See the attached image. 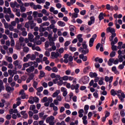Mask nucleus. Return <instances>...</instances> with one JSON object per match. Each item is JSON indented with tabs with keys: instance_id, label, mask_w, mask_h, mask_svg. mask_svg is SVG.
<instances>
[{
	"instance_id": "c85d7f7f",
	"label": "nucleus",
	"mask_w": 125,
	"mask_h": 125,
	"mask_svg": "<svg viewBox=\"0 0 125 125\" xmlns=\"http://www.w3.org/2000/svg\"><path fill=\"white\" fill-rule=\"evenodd\" d=\"M84 112V110H83V109H80L79 110L78 114L79 118H83V113Z\"/></svg>"
},
{
	"instance_id": "680f3d73",
	"label": "nucleus",
	"mask_w": 125,
	"mask_h": 125,
	"mask_svg": "<svg viewBox=\"0 0 125 125\" xmlns=\"http://www.w3.org/2000/svg\"><path fill=\"white\" fill-rule=\"evenodd\" d=\"M2 65H4V66H8V63L7 62H6L5 61H3L2 62V64H0V66H2Z\"/></svg>"
},
{
	"instance_id": "f704fd0d",
	"label": "nucleus",
	"mask_w": 125,
	"mask_h": 125,
	"mask_svg": "<svg viewBox=\"0 0 125 125\" xmlns=\"http://www.w3.org/2000/svg\"><path fill=\"white\" fill-rule=\"evenodd\" d=\"M98 75L97 73L94 72H90L89 73V77L90 78H96L97 77Z\"/></svg>"
},
{
	"instance_id": "69168bd1",
	"label": "nucleus",
	"mask_w": 125,
	"mask_h": 125,
	"mask_svg": "<svg viewBox=\"0 0 125 125\" xmlns=\"http://www.w3.org/2000/svg\"><path fill=\"white\" fill-rule=\"evenodd\" d=\"M36 55L35 54H32L31 56H30V59L31 60H32V61H34V60H35L36 59Z\"/></svg>"
},
{
	"instance_id": "4be33fe9",
	"label": "nucleus",
	"mask_w": 125,
	"mask_h": 125,
	"mask_svg": "<svg viewBox=\"0 0 125 125\" xmlns=\"http://www.w3.org/2000/svg\"><path fill=\"white\" fill-rule=\"evenodd\" d=\"M5 89L8 92H10V91H13V90H14V88L10 87L9 85H6Z\"/></svg>"
},
{
	"instance_id": "4c0bfd02",
	"label": "nucleus",
	"mask_w": 125,
	"mask_h": 125,
	"mask_svg": "<svg viewBox=\"0 0 125 125\" xmlns=\"http://www.w3.org/2000/svg\"><path fill=\"white\" fill-rule=\"evenodd\" d=\"M20 42L21 43V45L22 46H25V43H22L24 42V38L20 37L19 39Z\"/></svg>"
},
{
	"instance_id": "f3484780",
	"label": "nucleus",
	"mask_w": 125,
	"mask_h": 125,
	"mask_svg": "<svg viewBox=\"0 0 125 125\" xmlns=\"http://www.w3.org/2000/svg\"><path fill=\"white\" fill-rule=\"evenodd\" d=\"M19 94L21 96V99H25L26 98V94L25 93V91L23 89H21L19 93Z\"/></svg>"
},
{
	"instance_id": "dca6fc26",
	"label": "nucleus",
	"mask_w": 125,
	"mask_h": 125,
	"mask_svg": "<svg viewBox=\"0 0 125 125\" xmlns=\"http://www.w3.org/2000/svg\"><path fill=\"white\" fill-rule=\"evenodd\" d=\"M13 64L15 67H17L18 69L22 68V65L19 63V61L16 60L13 62Z\"/></svg>"
},
{
	"instance_id": "72a5a7b5",
	"label": "nucleus",
	"mask_w": 125,
	"mask_h": 125,
	"mask_svg": "<svg viewBox=\"0 0 125 125\" xmlns=\"http://www.w3.org/2000/svg\"><path fill=\"white\" fill-rule=\"evenodd\" d=\"M99 21H101L104 19V14L103 12L100 13L98 16Z\"/></svg>"
},
{
	"instance_id": "393cba45",
	"label": "nucleus",
	"mask_w": 125,
	"mask_h": 125,
	"mask_svg": "<svg viewBox=\"0 0 125 125\" xmlns=\"http://www.w3.org/2000/svg\"><path fill=\"white\" fill-rule=\"evenodd\" d=\"M29 23L30 25V29H33V28L36 27V23L34 22V21H29Z\"/></svg>"
},
{
	"instance_id": "f257e3e1",
	"label": "nucleus",
	"mask_w": 125,
	"mask_h": 125,
	"mask_svg": "<svg viewBox=\"0 0 125 125\" xmlns=\"http://www.w3.org/2000/svg\"><path fill=\"white\" fill-rule=\"evenodd\" d=\"M110 94L112 96L117 95L118 98H119L121 102L122 103L125 102V93L122 92V90H114V89H111Z\"/></svg>"
},
{
	"instance_id": "774afa93",
	"label": "nucleus",
	"mask_w": 125,
	"mask_h": 125,
	"mask_svg": "<svg viewBox=\"0 0 125 125\" xmlns=\"http://www.w3.org/2000/svg\"><path fill=\"white\" fill-rule=\"evenodd\" d=\"M42 26H49V22H44L42 23Z\"/></svg>"
},
{
	"instance_id": "c756f323",
	"label": "nucleus",
	"mask_w": 125,
	"mask_h": 125,
	"mask_svg": "<svg viewBox=\"0 0 125 125\" xmlns=\"http://www.w3.org/2000/svg\"><path fill=\"white\" fill-rule=\"evenodd\" d=\"M50 12H52L54 14H58V10H54L53 7H51L49 9Z\"/></svg>"
},
{
	"instance_id": "9b49d317",
	"label": "nucleus",
	"mask_w": 125,
	"mask_h": 125,
	"mask_svg": "<svg viewBox=\"0 0 125 125\" xmlns=\"http://www.w3.org/2000/svg\"><path fill=\"white\" fill-rule=\"evenodd\" d=\"M61 101H62V97H61V96L58 95L56 99L53 101V103L55 105H59V102H61Z\"/></svg>"
},
{
	"instance_id": "423d86ee",
	"label": "nucleus",
	"mask_w": 125,
	"mask_h": 125,
	"mask_svg": "<svg viewBox=\"0 0 125 125\" xmlns=\"http://www.w3.org/2000/svg\"><path fill=\"white\" fill-rule=\"evenodd\" d=\"M119 111H115V113L113 117V122L115 124H118L120 122V118L121 116H120Z\"/></svg>"
},
{
	"instance_id": "a211bd4d",
	"label": "nucleus",
	"mask_w": 125,
	"mask_h": 125,
	"mask_svg": "<svg viewBox=\"0 0 125 125\" xmlns=\"http://www.w3.org/2000/svg\"><path fill=\"white\" fill-rule=\"evenodd\" d=\"M61 80V76H60V75H56V76L55 78V79L53 80V82L55 84H56L57 83V82H58L59 80Z\"/></svg>"
},
{
	"instance_id": "5701e85b",
	"label": "nucleus",
	"mask_w": 125,
	"mask_h": 125,
	"mask_svg": "<svg viewBox=\"0 0 125 125\" xmlns=\"http://www.w3.org/2000/svg\"><path fill=\"white\" fill-rule=\"evenodd\" d=\"M79 58L82 59L83 61L84 62L87 61V57H86V56H84L83 54H80L79 55Z\"/></svg>"
},
{
	"instance_id": "2f4dec72",
	"label": "nucleus",
	"mask_w": 125,
	"mask_h": 125,
	"mask_svg": "<svg viewBox=\"0 0 125 125\" xmlns=\"http://www.w3.org/2000/svg\"><path fill=\"white\" fill-rule=\"evenodd\" d=\"M45 76V73L44 72V71L42 70H40L39 78L41 79V78H44Z\"/></svg>"
},
{
	"instance_id": "052dcab7",
	"label": "nucleus",
	"mask_w": 125,
	"mask_h": 125,
	"mask_svg": "<svg viewBox=\"0 0 125 125\" xmlns=\"http://www.w3.org/2000/svg\"><path fill=\"white\" fill-rule=\"evenodd\" d=\"M110 56L111 58L115 57V56H116V52L112 51L110 54Z\"/></svg>"
},
{
	"instance_id": "473e14b6",
	"label": "nucleus",
	"mask_w": 125,
	"mask_h": 125,
	"mask_svg": "<svg viewBox=\"0 0 125 125\" xmlns=\"http://www.w3.org/2000/svg\"><path fill=\"white\" fill-rule=\"evenodd\" d=\"M58 25L60 27H65L66 23L61 21H60L58 22Z\"/></svg>"
},
{
	"instance_id": "e2e57ef3",
	"label": "nucleus",
	"mask_w": 125,
	"mask_h": 125,
	"mask_svg": "<svg viewBox=\"0 0 125 125\" xmlns=\"http://www.w3.org/2000/svg\"><path fill=\"white\" fill-rule=\"evenodd\" d=\"M45 31H46V27H40L39 28V32H44Z\"/></svg>"
},
{
	"instance_id": "5fc2aeb1",
	"label": "nucleus",
	"mask_w": 125,
	"mask_h": 125,
	"mask_svg": "<svg viewBox=\"0 0 125 125\" xmlns=\"http://www.w3.org/2000/svg\"><path fill=\"white\" fill-rule=\"evenodd\" d=\"M76 4H77V5H78V6H80V7H84V5H83V3H82V2H77Z\"/></svg>"
},
{
	"instance_id": "13d9d810",
	"label": "nucleus",
	"mask_w": 125,
	"mask_h": 125,
	"mask_svg": "<svg viewBox=\"0 0 125 125\" xmlns=\"http://www.w3.org/2000/svg\"><path fill=\"white\" fill-rule=\"evenodd\" d=\"M68 77H69V76H67V75H64V76H63L62 78V81H68Z\"/></svg>"
},
{
	"instance_id": "c03bdc74",
	"label": "nucleus",
	"mask_w": 125,
	"mask_h": 125,
	"mask_svg": "<svg viewBox=\"0 0 125 125\" xmlns=\"http://www.w3.org/2000/svg\"><path fill=\"white\" fill-rule=\"evenodd\" d=\"M38 84H39V83L37 81H34L33 83L32 84V86H33L34 88H35V89L37 88L38 87Z\"/></svg>"
},
{
	"instance_id": "09e8293b",
	"label": "nucleus",
	"mask_w": 125,
	"mask_h": 125,
	"mask_svg": "<svg viewBox=\"0 0 125 125\" xmlns=\"http://www.w3.org/2000/svg\"><path fill=\"white\" fill-rule=\"evenodd\" d=\"M36 89L39 92H42V91L43 90V87L40 86L38 88H36Z\"/></svg>"
},
{
	"instance_id": "79ce46f5",
	"label": "nucleus",
	"mask_w": 125,
	"mask_h": 125,
	"mask_svg": "<svg viewBox=\"0 0 125 125\" xmlns=\"http://www.w3.org/2000/svg\"><path fill=\"white\" fill-rule=\"evenodd\" d=\"M52 47L50 48L49 49H48V51H52V50L53 51H54V50H56V46H55V45H54L53 46H51Z\"/></svg>"
},
{
	"instance_id": "a18cd8bd",
	"label": "nucleus",
	"mask_w": 125,
	"mask_h": 125,
	"mask_svg": "<svg viewBox=\"0 0 125 125\" xmlns=\"http://www.w3.org/2000/svg\"><path fill=\"white\" fill-rule=\"evenodd\" d=\"M71 72H72V70L70 69H68L65 71V74L66 75V76H69L71 75Z\"/></svg>"
},
{
	"instance_id": "412c9836",
	"label": "nucleus",
	"mask_w": 125,
	"mask_h": 125,
	"mask_svg": "<svg viewBox=\"0 0 125 125\" xmlns=\"http://www.w3.org/2000/svg\"><path fill=\"white\" fill-rule=\"evenodd\" d=\"M34 71H35V68L34 67V66H33V65L30 66L29 68H27L26 69V71L27 72V73H33V72H34Z\"/></svg>"
},
{
	"instance_id": "aec40b11",
	"label": "nucleus",
	"mask_w": 125,
	"mask_h": 125,
	"mask_svg": "<svg viewBox=\"0 0 125 125\" xmlns=\"http://www.w3.org/2000/svg\"><path fill=\"white\" fill-rule=\"evenodd\" d=\"M111 71L115 74V75H120V71L117 69V67L113 66L111 68Z\"/></svg>"
},
{
	"instance_id": "de8ad7c7",
	"label": "nucleus",
	"mask_w": 125,
	"mask_h": 125,
	"mask_svg": "<svg viewBox=\"0 0 125 125\" xmlns=\"http://www.w3.org/2000/svg\"><path fill=\"white\" fill-rule=\"evenodd\" d=\"M88 70H89V67H86L83 69V73L84 74H86L88 73Z\"/></svg>"
},
{
	"instance_id": "6e6d98bb",
	"label": "nucleus",
	"mask_w": 125,
	"mask_h": 125,
	"mask_svg": "<svg viewBox=\"0 0 125 125\" xmlns=\"http://www.w3.org/2000/svg\"><path fill=\"white\" fill-rule=\"evenodd\" d=\"M33 67H34V68H38V67L39 66V63H38L37 62H35V61L33 62Z\"/></svg>"
},
{
	"instance_id": "20e7f679",
	"label": "nucleus",
	"mask_w": 125,
	"mask_h": 125,
	"mask_svg": "<svg viewBox=\"0 0 125 125\" xmlns=\"http://www.w3.org/2000/svg\"><path fill=\"white\" fill-rule=\"evenodd\" d=\"M111 42V49L113 51H117L118 50V46L115 45L116 43L119 42V40L117 37H115L114 40H112V41H109Z\"/></svg>"
},
{
	"instance_id": "3c124183",
	"label": "nucleus",
	"mask_w": 125,
	"mask_h": 125,
	"mask_svg": "<svg viewBox=\"0 0 125 125\" xmlns=\"http://www.w3.org/2000/svg\"><path fill=\"white\" fill-rule=\"evenodd\" d=\"M35 109H36V105L35 104L30 105L29 108V110H30V111H34Z\"/></svg>"
},
{
	"instance_id": "9d476101",
	"label": "nucleus",
	"mask_w": 125,
	"mask_h": 125,
	"mask_svg": "<svg viewBox=\"0 0 125 125\" xmlns=\"http://www.w3.org/2000/svg\"><path fill=\"white\" fill-rule=\"evenodd\" d=\"M30 66H33V62H28L23 63L22 70L25 71L26 70V68H28V67H30Z\"/></svg>"
},
{
	"instance_id": "49530a36",
	"label": "nucleus",
	"mask_w": 125,
	"mask_h": 125,
	"mask_svg": "<svg viewBox=\"0 0 125 125\" xmlns=\"http://www.w3.org/2000/svg\"><path fill=\"white\" fill-rule=\"evenodd\" d=\"M118 61L120 63H122V62H123L124 61V58L123 57V56H118Z\"/></svg>"
},
{
	"instance_id": "f8f14e48",
	"label": "nucleus",
	"mask_w": 125,
	"mask_h": 125,
	"mask_svg": "<svg viewBox=\"0 0 125 125\" xmlns=\"http://www.w3.org/2000/svg\"><path fill=\"white\" fill-rule=\"evenodd\" d=\"M73 96H74V94L73 93V92H70L69 94L64 98L65 101L66 102H69V101H71V100H72V97H73Z\"/></svg>"
},
{
	"instance_id": "864d4df0",
	"label": "nucleus",
	"mask_w": 125,
	"mask_h": 125,
	"mask_svg": "<svg viewBox=\"0 0 125 125\" xmlns=\"http://www.w3.org/2000/svg\"><path fill=\"white\" fill-rule=\"evenodd\" d=\"M79 16V14L76 13H72V16H71V18H78Z\"/></svg>"
},
{
	"instance_id": "ddd939ff",
	"label": "nucleus",
	"mask_w": 125,
	"mask_h": 125,
	"mask_svg": "<svg viewBox=\"0 0 125 125\" xmlns=\"http://www.w3.org/2000/svg\"><path fill=\"white\" fill-rule=\"evenodd\" d=\"M28 40L31 42H36L37 39H34V35L32 33L28 34Z\"/></svg>"
},
{
	"instance_id": "7c9ffc66",
	"label": "nucleus",
	"mask_w": 125,
	"mask_h": 125,
	"mask_svg": "<svg viewBox=\"0 0 125 125\" xmlns=\"http://www.w3.org/2000/svg\"><path fill=\"white\" fill-rule=\"evenodd\" d=\"M76 2V0H70V2H67L66 5L67 6H71V5H73L74 3Z\"/></svg>"
},
{
	"instance_id": "e433bc0d",
	"label": "nucleus",
	"mask_w": 125,
	"mask_h": 125,
	"mask_svg": "<svg viewBox=\"0 0 125 125\" xmlns=\"http://www.w3.org/2000/svg\"><path fill=\"white\" fill-rule=\"evenodd\" d=\"M33 9H35V10H37V9H42V6L40 4H35L33 7Z\"/></svg>"
},
{
	"instance_id": "f03ea898",
	"label": "nucleus",
	"mask_w": 125,
	"mask_h": 125,
	"mask_svg": "<svg viewBox=\"0 0 125 125\" xmlns=\"http://www.w3.org/2000/svg\"><path fill=\"white\" fill-rule=\"evenodd\" d=\"M106 33H110V34H111V36H110L109 38V41L114 40V38L117 36V34H116V30H115V28L111 27H108L106 28Z\"/></svg>"
},
{
	"instance_id": "2eb2a0df",
	"label": "nucleus",
	"mask_w": 125,
	"mask_h": 125,
	"mask_svg": "<svg viewBox=\"0 0 125 125\" xmlns=\"http://www.w3.org/2000/svg\"><path fill=\"white\" fill-rule=\"evenodd\" d=\"M82 81L84 84H86L89 81V78L86 76H84L82 78Z\"/></svg>"
},
{
	"instance_id": "ea45409f",
	"label": "nucleus",
	"mask_w": 125,
	"mask_h": 125,
	"mask_svg": "<svg viewBox=\"0 0 125 125\" xmlns=\"http://www.w3.org/2000/svg\"><path fill=\"white\" fill-rule=\"evenodd\" d=\"M42 14H44V15H46V16H49V13H48L47 11H46V10L45 9L42 10Z\"/></svg>"
},
{
	"instance_id": "58836bf2",
	"label": "nucleus",
	"mask_w": 125,
	"mask_h": 125,
	"mask_svg": "<svg viewBox=\"0 0 125 125\" xmlns=\"http://www.w3.org/2000/svg\"><path fill=\"white\" fill-rule=\"evenodd\" d=\"M89 52V50L88 48L83 49L82 50V53H83V55H85V54H87Z\"/></svg>"
},
{
	"instance_id": "0eeeda50",
	"label": "nucleus",
	"mask_w": 125,
	"mask_h": 125,
	"mask_svg": "<svg viewBox=\"0 0 125 125\" xmlns=\"http://www.w3.org/2000/svg\"><path fill=\"white\" fill-rule=\"evenodd\" d=\"M39 100L40 99L37 97H30L28 102L30 104H34V103H38Z\"/></svg>"
},
{
	"instance_id": "bb28decb",
	"label": "nucleus",
	"mask_w": 125,
	"mask_h": 125,
	"mask_svg": "<svg viewBox=\"0 0 125 125\" xmlns=\"http://www.w3.org/2000/svg\"><path fill=\"white\" fill-rule=\"evenodd\" d=\"M51 57H54V58H57L58 57H59V53L53 52L51 53Z\"/></svg>"
},
{
	"instance_id": "a878e982",
	"label": "nucleus",
	"mask_w": 125,
	"mask_h": 125,
	"mask_svg": "<svg viewBox=\"0 0 125 125\" xmlns=\"http://www.w3.org/2000/svg\"><path fill=\"white\" fill-rule=\"evenodd\" d=\"M59 93H60V90H57L56 92L53 93L52 97H53V98H55V97H57Z\"/></svg>"
},
{
	"instance_id": "338daca9",
	"label": "nucleus",
	"mask_w": 125,
	"mask_h": 125,
	"mask_svg": "<svg viewBox=\"0 0 125 125\" xmlns=\"http://www.w3.org/2000/svg\"><path fill=\"white\" fill-rule=\"evenodd\" d=\"M20 9H21V12H25L26 11V8H25V7L24 6H21Z\"/></svg>"
},
{
	"instance_id": "c9c22d12",
	"label": "nucleus",
	"mask_w": 125,
	"mask_h": 125,
	"mask_svg": "<svg viewBox=\"0 0 125 125\" xmlns=\"http://www.w3.org/2000/svg\"><path fill=\"white\" fill-rule=\"evenodd\" d=\"M17 29L21 30V31H24V30H25V27H22V23H18L17 25Z\"/></svg>"
},
{
	"instance_id": "0e129e2a",
	"label": "nucleus",
	"mask_w": 125,
	"mask_h": 125,
	"mask_svg": "<svg viewBox=\"0 0 125 125\" xmlns=\"http://www.w3.org/2000/svg\"><path fill=\"white\" fill-rule=\"evenodd\" d=\"M79 124V121L76 120L75 122H71L70 125H78Z\"/></svg>"
},
{
	"instance_id": "a19ab883",
	"label": "nucleus",
	"mask_w": 125,
	"mask_h": 125,
	"mask_svg": "<svg viewBox=\"0 0 125 125\" xmlns=\"http://www.w3.org/2000/svg\"><path fill=\"white\" fill-rule=\"evenodd\" d=\"M63 83L65 84V83H66V87L67 88H68V89H69V88H71V89H72V85H71V83H67V82H64V83Z\"/></svg>"
},
{
	"instance_id": "6e6552de",
	"label": "nucleus",
	"mask_w": 125,
	"mask_h": 125,
	"mask_svg": "<svg viewBox=\"0 0 125 125\" xmlns=\"http://www.w3.org/2000/svg\"><path fill=\"white\" fill-rule=\"evenodd\" d=\"M96 38H97V35L94 34L92 36V37L90 39L89 42V46L90 47H92L93 46V43L94 42V41L96 40Z\"/></svg>"
},
{
	"instance_id": "bf43d9fd",
	"label": "nucleus",
	"mask_w": 125,
	"mask_h": 125,
	"mask_svg": "<svg viewBox=\"0 0 125 125\" xmlns=\"http://www.w3.org/2000/svg\"><path fill=\"white\" fill-rule=\"evenodd\" d=\"M49 45V42L47 41L45 42V49H46V50L47 49V48H48Z\"/></svg>"
},
{
	"instance_id": "cd10ccee",
	"label": "nucleus",
	"mask_w": 125,
	"mask_h": 125,
	"mask_svg": "<svg viewBox=\"0 0 125 125\" xmlns=\"http://www.w3.org/2000/svg\"><path fill=\"white\" fill-rule=\"evenodd\" d=\"M82 37H83V35L82 34H79L77 36V38L78 40V42H83V38H82Z\"/></svg>"
},
{
	"instance_id": "4d7b16f0",
	"label": "nucleus",
	"mask_w": 125,
	"mask_h": 125,
	"mask_svg": "<svg viewBox=\"0 0 125 125\" xmlns=\"http://www.w3.org/2000/svg\"><path fill=\"white\" fill-rule=\"evenodd\" d=\"M8 72L9 75L11 76V77H13V76H14V74H13V72H12V70L11 69H9L8 70Z\"/></svg>"
},
{
	"instance_id": "8fccbe9b",
	"label": "nucleus",
	"mask_w": 125,
	"mask_h": 125,
	"mask_svg": "<svg viewBox=\"0 0 125 125\" xmlns=\"http://www.w3.org/2000/svg\"><path fill=\"white\" fill-rule=\"evenodd\" d=\"M24 27L27 29V31H29V29H30V23L29 21L25 23Z\"/></svg>"
},
{
	"instance_id": "1a4fd4ad",
	"label": "nucleus",
	"mask_w": 125,
	"mask_h": 125,
	"mask_svg": "<svg viewBox=\"0 0 125 125\" xmlns=\"http://www.w3.org/2000/svg\"><path fill=\"white\" fill-rule=\"evenodd\" d=\"M79 88H80V84L78 83L75 85L74 84H71V90L75 89L76 93H79L80 92Z\"/></svg>"
},
{
	"instance_id": "603ef678",
	"label": "nucleus",
	"mask_w": 125,
	"mask_h": 125,
	"mask_svg": "<svg viewBox=\"0 0 125 125\" xmlns=\"http://www.w3.org/2000/svg\"><path fill=\"white\" fill-rule=\"evenodd\" d=\"M40 116H39L38 114H35L34 115H33V119L34 120H35V121H38L39 120V119H40Z\"/></svg>"
},
{
	"instance_id": "7ed1b4c3",
	"label": "nucleus",
	"mask_w": 125,
	"mask_h": 125,
	"mask_svg": "<svg viewBox=\"0 0 125 125\" xmlns=\"http://www.w3.org/2000/svg\"><path fill=\"white\" fill-rule=\"evenodd\" d=\"M39 116L40 119H41V120H42L39 121V125H42L44 124V121H45L46 118L48 117V115L47 114H44V112H40L39 113Z\"/></svg>"
},
{
	"instance_id": "37998d69",
	"label": "nucleus",
	"mask_w": 125,
	"mask_h": 125,
	"mask_svg": "<svg viewBox=\"0 0 125 125\" xmlns=\"http://www.w3.org/2000/svg\"><path fill=\"white\" fill-rule=\"evenodd\" d=\"M21 35L23 37H26L27 35V31H26V28H24V30H21Z\"/></svg>"
},
{
	"instance_id": "4468645a",
	"label": "nucleus",
	"mask_w": 125,
	"mask_h": 125,
	"mask_svg": "<svg viewBox=\"0 0 125 125\" xmlns=\"http://www.w3.org/2000/svg\"><path fill=\"white\" fill-rule=\"evenodd\" d=\"M95 23V18L94 16H91L90 17V21H88V26H91L92 24Z\"/></svg>"
},
{
	"instance_id": "39448f33",
	"label": "nucleus",
	"mask_w": 125,
	"mask_h": 125,
	"mask_svg": "<svg viewBox=\"0 0 125 125\" xmlns=\"http://www.w3.org/2000/svg\"><path fill=\"white\" fill-rule=\"evenodd\" d=\"M54 120H55V118L53 116H50L46 118V123L49 124V125H55Z\"/></svg>"
},
{
	"instance_id": "6ab92c4d",
	"label": "nucleus",
	"mask_w": 125,
	"mask_h": 125,
	"mask_svg": "<svg viewBox=\"0 0 125 125\" xmlns=\"http://www.w3.org/2000/svg\"><path fill=\"white\" fill-rule=\"evenodd\" d=\"M113 76H110L109 78V77L105 76L104 77V81H105L106 83H108V82H109V83H111L113 82Z\"/></svg>"
},
{
	"instance_id": "b1692460",
	"label": "nucleus",
	"mask_w": 125,
	"mask_h": 125,
	"mask_svg": "<svg viewBox=\"0 0 125 125\" xmlns=\"http://www.w3.org/2000/svg\"><path fill=\"white\" fill-rule=\"evenodd\" d=\"M86 119H87V116L86 115H84L82 118L83 123L84 125H87V124H88V122H87V120H86Z\"/></svg>"
}]
</instances>
